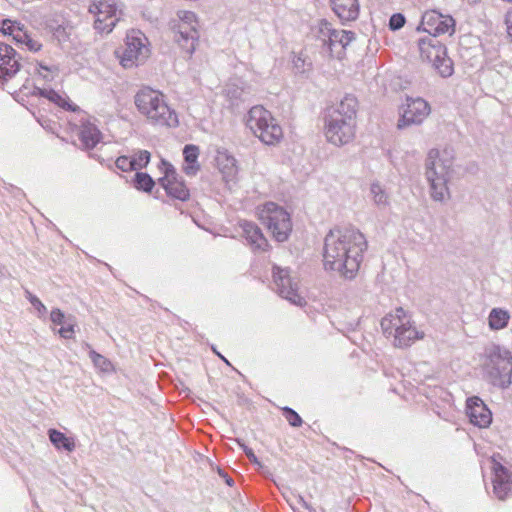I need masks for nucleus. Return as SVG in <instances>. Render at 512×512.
Masks as SVG:
<instances>
[{
  "instance_id": "obj_2",
  "label": "nucleus",
  "mask_w": 512,
  "mask_h": 512,
  "mask_svg": "<svg viewBox=\"0 0 512 512\" xmlns=\"http://www.w3.org/2000/svg\"><path fill=\"white\" fill-rule=\"evenodd\" d=\"M357 107L356 97L349 94L327 111L324 118V135L329 143L340 147L354 139Z\"/></svg>"
},
{
  "instance_id": "obj_36",
  "label": "nucleus",
  "mask_w": 512,
  "mask_h": 512,
  "mask_svg": "<svg viewBox=\"0 0 512 512\" xmlns=\"http://www.w3.org/2000/svg\"><path fill=\"white\" fill-rule=\"evenodd\" d=\"M282 411H283V415H284L285 419L288 421V423L292 427H300L302 425V423H303L302 418L292 408L284 407L282 409Z\"/></svg>"
},
{
  "instance_id": "obj_14",
  "label": "nucleus",
  "mask_w": 512,
  "mask_h": 512,
  "mask_svg": "<svg viewBox=\"0 0 512 512\" xmlns=\"http://www.w3.org/2000/svg\"><path fill=\"white\" fill-rule=\"evenodd\" d=\"M272 277L275 290L282 298L297 306H303L306 304V300L298 293V280L296 277L291 275L289 268H282L278 265H273Z\"/></svg>"
},
{
  "instance_id": "obj_11",
  "label": "nucleus",
  "mask_w": 512,
  "mask_h": 512,
  "mask_svg": "<svg viewBox=\"0 0 512 512\" xmlns=\"http://www.w3.org/2000/svg\"><path fill=\"white\" fill-rule=\"evenodd\" d=\"M178 23L174 26V39L179 47L191 56L199 41L197 18L191 11H180Z\"/></svg>"
},
{
  "instance_id": "obj_19",
  "label": "nucleus",
  "mask_w": 512,
  "mask_h": 512,
  "mask_svg": "<svg viewBox=\"0 0 512 512\" xmlns=\"http://www.w3.org/2000/svg\"><path fill=\"white\" fill-rule=\"evenodd\" d=\"M466 413L470 422L480 428L488 427L492 422V413L485 403L477 396L467 399Z\"/></svg>"
},
{
  "instance_id": "obj_23",
  "label": "nucleus",
  "mask_w": 512,
  "mask_h": 512,
  "mask_svg": "<svg viewBox=\"0 0 512 512\" xmlns=\"http://www.w3.org/2000/svg\"><path fill=\"white\" fill-rule=\"evenodd\" d=\"M215 161L219 171L222 173L224 180L232 182L238 174V166L235 157L226 149H218Z\"/></svg>"
},
{
  "instance_id": "obj_39",
  "label": "nucleus",
  "mask_w": 512,
  "mask_h": 512,
  "mask_svg": "<svg viewBox=\"0 0 512 512\" xmlns=\"http://www.w3.org/2000/svg\"><path fill=\"white\" fill-rule=\"evenodd\" d=\"M17 43L25 45L27 47V49L31 52H38L42 47V44L38 40L32 38L27 33L26 30H25V39L23 38V39L17 41Z\"/></svg>"
},
{
  "instance_id": "obj_40",
  "label": "nucleus",
  "mask_w": 512,
  "mask_h": 512,
  "mask_svg": "<svg viewBox=\"0 0 512 512\" xmlns=\"http://www.w3.org/2000/svg\"><path fill=\"white\" fill-rule=\"evenodd\" d=\"M115 165L119 170L123 172L135 171L132 162V157L120 156L116 159Z\"/></svg>"
},
{
  "instance_id": "obj_49",
  "label": "nucleus",
  "mask_w": 512,
  "mask_h": 512,
  "mask_svg": "<svg viewBox=\"0 0 512 512\" xmlns=\"http://www.w3.org/2000/svg\"><path fill=\"white\" fill-rule=\"evenodd\" d=\"M469 3H476L478 0H467Z\"/></svg>"
},
{
  "instance_id": "obj_6",
  "label": "nucleus",
  "mask_w": 512,
  "mask_h": 512,
  "mask_svg": "<svg viewBox=\"0 0 512 512\" xmlns=\"http://www.w3.org/2000/svg\"><path fill=\"white\" fill-rule=\"evenodd\" d=\"M380 325L385 337L392 339L393 346L397 348L410 347L416 340L425 336L423 331L416 328L411 315L402 307L383 317Z\"/></svg>"
},
{
  "instance_id": "obj_3",
  "label": "nucleus",
  "mask_w": 512,
  "mask_h": 512,
  "mask_svg": "<svg viewBox=\"0 0 512 512\" xmlns=\"http://www.w3.org/2000/svg\"><path fill=\"white\" fill-rule=\"evenodd\" d=\"M453 163L454 153L451 148L429 151L425 175L429 183L430 196L434 201L444 202L450 198L448 182L454 173Z\"/></svg>"
},
{
  "instance_id": "obj_13",
  "label": "nucleus",
  "mask_w": 512,
  "mask_h": 512,
  "mask_svg": "<svg viewBox=\"0 0 512 512\" xmlns=\"http://www.w3.org/2000/svg\"><path fill=\"white\" fill-rule=\"evenodd\" d=\"M149 48L147 38L138 30H132L126 35L125 48L119 56L120 63L124 68L138 66L148 58Z\"/></svg>"
},
{
  "instance_id": "obj_43",
  "label": "nucleus",
  "mask_w": 512,
  "mask_h": 512,
  "mask_svg": "<svg viewBox=\"0 0 512 512\" xmlns=\"http://www.w3.org/2000/svg\"><path fill=\"white\" fill-rule=\"evenodd\" d=\"M238 444L242 447L243 451L245 452L246 456L249 458L250 461L254 463H258V458L254 454L253 450L247 447L245 444L241 443L239 440H237Z\"/></svg>"
},
{
  "instance_id": "obj_12",
  "label": "nucleus",
  "mask_w": 512,
  "mask_h": 512,
  "mask_svg": "<svg viewBox=\"0 0 512 512\" xmlns=\"http://www.w3.org/2000/svg\"><path fill=\"white\" fill-rule=\"evenodd\" d=\"M94 28L100 33H110L122 16V9L115 0H94L89 6Z\"/></svg>"
},
{
  "instance_id": "obj_44",
  "label": "nucleus",
  "mask_w": 512,
  "mask_h": 512,
  "mask_svg": "<svg viewBox=\"0 0 512 512\" xmlns=\"http://www.w3.org/2000/svg\"><path fill=\"white\" fill-rule=\"evenodd\" d=\"M218 474H219L220 477H222L225 480V482L229 486H233V484H234L233 479L231 477H229L228 474L224 470L218 468Z\"/></svg>"
},
{
  "instance_id": "obj_25",
  "label": "nucleus",
  "mask_w": 512,
  "mask_h": 512,
  "mask_svg": "<svg viewBox=\"0 0 512 512\" xmlns=\"http://www.w3.org/2000/svg\"><path fill=\"white\" fill-rule=\"evenodd\" d=\"M184 164L183 171L188 176H194L200 170L198 163L199 148L196 145L188 144L183 149Z\"/></svg>"
},
{
  "instance_id": "obj_4",
  "label": "nucleus",
  "mask_w": 512,
  "mask_h": 512,
  "mask_svg": "<svg viewBox=\"0 0 512 512\" xmlns=\"http://www.w3.org/2000/svg\"><path fill=\"white\" fill-rule=\"evenodd\" d=\"M134 103L138 112L152 126L176 128L179 125L177 112L168 104L165 95L150 87L140 89Z\"/></svg>"
},
{
  "instance_id": "obj_46",
  "label": "nucleus",
  "mask_w": 512,
  "mask_h": 512,
  "mask_svg": "<svg viewBox=\"0 0 512 512\" xmlns=\"http://www.w3.org/2000/svg\"><path fill=\"white\" fill-rule=\"evenodd\" d=\"M304 60L301 58V57H297L295 60H294V66L295 68L298 70V71H301V72H304L305 69H304Z\"/></svg>"
},
{
  "instance_id": "obj_41",
  "label": "nucleus",
  "mask_w": 512,
  "mask_h": 512,
  "mask_svg": "<svg viewBox=\"0 0 512 512\" xmlns=\"http://www.w3.org/2000/svg\"><path fill=\"white\" fill-rule=\"evenodd\" d=\"M405 17L400 13H395L390 17L389 28L392 31L401 29L405 24Z\"/></svg>"
},
{
  "instance_id": "obj_16",
  "label": "nucleus",
  "mask_w": 512,
  "mask_h": 512,
  "mask_svg": "<svg viewBox=\"0 0 512 512\" xmlns=\"http://www.w3.org/2000/svg\"><path fill=\"white\" fill-rule=\"evenodd\" d=\"M430 112V105L423 98H407L406 108L398 121V127L421 124Z\"/></svg>"
},
{
  "instance_id": "obj_7",
  "label": "nucleus",
  "mask_w": 512,
  "mask_h": 512,
  "mask_svg": "<svg viewBox=\"0 0 512 512\" xmlns=\"http://www.w3.org/2000/svg\"><path fill=\"white\" fill-rule=\"evenodd\" d=\"M246 125L266 145H276L283 138V129L272 113L263 106H253L246 117Z\"/></svg>"
},
{
  "instance_id": "obj_34",
  "label": "nucleus",
  "mask_w": 512,
  "mask_h": 512,
  "mask_svg": "<svg viewBox=\"0 0 512 512\" xmlns=\"http://www.w3.org/2000/svg\"><path fill=\"white\" fill-rule=\"evenodd\" d=\"M131 157L134 170L138 172V170L145 168L149 164L151 154L147 150H137Z\"/></svg>"
},
{
  "instance_id": "obj_8",
  "label": "nucleus",
  "mask_w": 512,
  "mask_h": 512,
  "mask_svg": "<svg viewBox=\"0 0 512 512\" xmlns=\"http://www.w3.org/2000/svg\"><path fill=\"white\" fill-rule=\"evenodd\" d=\"M259 219L267 226L278 242L288 239L292 231L290 214L274 202H267L259 209Z\"/></svg>"
},
{
  "instance_id": "obj_30",
  "label": "nucleus",
  "mask_w": 512,
  "mask_h": 512,
  "mask_svg": "<svg viewBox=\"0 0 512 512\" xmlns=\"http://www.w3.org/2000/svg\"><path fill=\"white\" fill-rule=\"evenodd\" d=\"M34 73L37 75L38 79L49 83L58 77L59 69L56 65H44L41 62H37L34 67Z\"/></svg>"
},
{
  "instance_id": "obj_18",
  "label": "nucleus",
  "mask_w": 512,
  "mask_h": 512,
  "mask_svg": "<svg viewBox=\"0 0 512 512\" xmlns=\"http://www.w3.org/2000/svg\"><path fill=\"white\" fill-rule=\"evenodd\" d=\"M493 493L499 500H505L512 492V473L493 459Z\"/></svg>"
},
{
  "instance_id": "obj_22",
  "label": "nucleus",
  "mask_w": 512,
  "mask_h": 512,
  "mask_svg": "<svg viewBox=\"0 0 512 512\" xmlns=\"http://www.w3.org/2000/svg\"><path fill=\"white\" fill-rule=\"evenodd\" d=\"M330 5L343 24L355 21L359 16L360 4L358 0H330Z\"/></svg>"
},
{
  "instance_id": "obj_28",
  "label": "nucleus",
  "mask_w": 512,
  "mask_h": 512,
  "mask_svg": "<svg viewBox=\"0 0 512 512\" xmlns=\"http://www.w3.org/2000/svg\"><path fill=\"white\" fill-rule=\"evenodd\" d=\"M48 436L50 442L57 450L72 452L76 448L75 439L73 437L66 436L61 431L56 429H49Z\"/></svg>"
},
{
  "instance_id": "obj_26",
  "label": "nucleus",
  "mask_w": 512,
  "mask_h": 512,
  "mask_svg": "<svg viewBox=\"0 0 512 512\" xmlns=\"http://www.w3.org/2000/svg\"><path fill=\"white\" fill-rule=\"evenodd\" d=\"M33 95L44 97L48 99L50 102H53L57 106L64 108L66 110H78V107L76 105L70 103L64 96H62L53 89L40 88L35 86L33 90Z\"/></svg>"
},
{
  "instance_id": "obj_48",
  "label": "nucleus",
  "mask_w": 512,
  "mask_h": 512,
  "mask_svg": "<svg viewBox=\"0 0 512 512\" xmlns=\"http://www.w3.org/2000/svg\"><path fill=\"white\" fill-rule=\"evenodd\" d=\"M224 361L225 363L229 364L228 360H226L222 355L218 354Z\"/></svg>"
},
{
  "instance_id": "obj_47",
  "label": "nucleus",
  "mask_w": 512,
  "mask_h": 512,
  "mask_svg": "<svg viewBox=\"0 0 512 512\" xmlns=\"http://www.w3.org/2000/svg\"><path fill=\"white\" fill-rule=\"evenodd\" d=\"M507 31L512 29V12L508 13L506 18Z\"/></svg>"
},
{
  "instance_id": "obj_37",
  "label": "nucleus",
  "mask_w": 512,
  "mask_h": 512,
  "mask_svg": "<svg viewBox=\"0 0 512 512\" xmlns=\"http://www.w3.org/2000/svg\"><path fill=\"white\" fill-rule=\"evenodd\" d=\"M72 27L65 25H58L53 30V37L59 42L64 43L69 40Z\"/></svg>"
},
{
  "instance_id": "obj_32",
  "label": "nucleus",
  "mask_w": 512,
  "mask_h": 512,
  "mask_svg": "<svg viewBox=\"0 0 512 512\" xmlns=\"http://www.w3.org/2000/svg\"><path fill=\"white\" fill-rule=\"evenodd\" d=\"M370 193L373 201L378 206H386L388 204V194L378 182H374L370 186Z\"/></svg>"
},
{
  "instance_id": "obj_10",
  "label": "nucleus",
  "mask_w": 512,
  "mask_h": 512,
  "mask_svg": "<svg viewBox=\"0 0 512 512\" xmlns=\"http://www.w3.org/2000/svg\"><path fill=\"white\" fill-rule=\"evenodd\" d=\"M418 48L422 60L431 63L442 77L452 75V61L446 55V47L437 38L426 36L419 39Z\"/></svg>"
},
{
  "instance_id": "obj_21",
  "label": "nucleus",
  "mask_w": 512,
  "mask_h": 512,
  "mask_svg": "<svg viewBox=\"0 0 512 512\" xmlns=\"http://www.w3.org/2000/svg\"><path fill=\"white\" fill-rule=\"evenodd\" d=\"M159 181L170 196L181 201L189 198L188 188L182 180L178 179L177 173L171 165L166 168L165 176Z\"/></svg>"
},
{
  "instance_id": "obj_9",
  "label": "nucleus",
  "mask_w": 512,
  "mask_h": 512,
  "mask_svg": "<svg viewBox=\"0 0 512 512\" xmlns=\"http://www.w3.org/2000/svg\"><path fill=\"white\" fill-rule=\"evenodd\" d=\"M316 37L330 56L340 58L345 48L355 39V33L334 29L330 22L322 19L317 24Z\"/></svg>"
},
{
  "instance_id": "obj_42",
  "label": "nucleus",
  "mask_w": 512,
  "mask_h": 512,
  "mask_svg": "<svg viewBox=\"0 0 512 512\" xmlns=\"http://www.w3.org/2000/svg\"><path fill=\"white\" fill-rule=\"evenodd\" d=\"M50 320L56 325H64L67 322L68 317L58 308L52 309L50 313Z\"/></svg>"
},
{
  "instance_id": "obj_27",
  "label": "nucleus",
  "mask_w": 512,
  "mask_h": 512,
  "mask_svg": "<svg viewBox=\"0 0 512 512\" xmlns=\"http://www.w3.org/2000/svg\"><path fill=\"white\" fill-rule=\"evenodd\" d=\"M508 310L500 307L492 308L488 315V326L492 331H499L507 327L510 320Z\"/></svg>"
},
{
  "instance_id": "obj_1",
  "label": "nucleus",
  "mask_w": 512,
  "mask_h": 512,
  "mask_svg": "<svg viewBox=\"0 0 512 512\" xmlns=\"http://www.w3.org/2000/svg\"><path fill=\"white\" fill-rule=\"evenodd\" d=\"M366 249V238L358 229L334 228L329 231L324 240V269L338 273L344 279L352 280L359 271Z\"/></svg>"
},
{
  "instance_id": "obj_33",
  "label": "nucleus",
  "mask_w": 512,
  "mask_h": 512,
  "mask_svg": "<svg viewBox=\"0 0 512 512\" xmlns=\"http://www.w3.org/2000/svg\"><path fill=\"white\" fill-rule=\"evenodd\" d=\"M134 182L135 187L138 190H143L145 192H150L155 185L152 177L149 174L143 172H136Z\"/></svg>"
},
{
  "instance_id": "obj_29",
  "label": "nucleus",
  "mask_w": 512,
  "mask_h": 512,
  "mask_svg": "<svg viewBox=\"0 0 512 512\" xmlns=\"http://www.w3.org/2000/svg\"><path fill=\"white\" fill-rule=\"evenodd\" d=\"M0 32L9 35L17 43L21 39H25V30L23 25L10 19H5L0 24Z\"/></svg>"
},
{
  "instance_id": "obj_45",
  "label": "nucleus",
  "mask_w": 512,
  "mask_h": 512,
  "mask_svg": "<svg viewBox=\"0 0 512 512\" xmlns=\"http://www.w3.org/2000/svg\"><path fill=\"white\" fill-rule=\"evenodd\" d=\"M296 499H297V502L302 505L305 509L309 510V511H313L314 509L312 508V506L305 501V499L301 496V495H297L296 496Z\"/></svg>"
},
{
  "instance_id": "obj_31",
  "label": "nucleus",
  "mask_w": 512,
  "mask_h": 512,
  "mask_svg": "<svg viewBox=\"0 0 512 512\" xmlns=\"http://www.w3.org/2000/svg\"><path fill=\"white\" fill-rule=\"evenodd\" d=\"M84 346H85V348H87L89 350V357L96 368H98L102 372L112 371L113 366H112V363L110 362V360H108L103 355L94 351L91 348L90 344L85 343Z\"/></svg>"
},
{
  "instance_id": "obj_38",
  "label": "nucleus",
  "mask_w": 512,
  "mask_h": 512,
  "mask_svg": "<svg viewBox=\"0 0 512 512\" xmlns=\"http://www.w3.org/2000/svg\"><path fill=\"white\" fill-rule=\"evenodd\" d=\"M76 325L75 319L73 316H68V320L62 327L58 330L59 335L64 339H71L74 334V327Z\"/></svg>"
},
{
  "instance_id": "obj_15",
  "label": "nucleus",
  "mask_w": 512,
  "mask_h": 512,
  "mask_svg": "<svg viewBox=\"0 0 512 512\" xmlns=\"http://www.w3.org/2000/svg\"><path fill=\"white\" fill-rule=\"evenodd\" d=\"M421 27L429 34L428 36L435 38L443 34L452 35L455 31V20L450 15L431 10L423 14Z\"/></svg>"
},
{
  "instance_id": "obj_5",
  "label": "nucleus",
  "mask_w": 512,
  "mask_h": 512,
  "mask_svg": "<svg viewBox=\"0 0 512 512\" xmlns=\"http://www.w3.org/2000/svg\"><path fill=\"white\" fill-rule=\"evenodd\" d=\"M481 366L484 379L494 387L506 389L512 383V354L499 345L492 344L484 350Z\"/></svg>"
},
{
  "instance_id": "obj_35",
  "label": "nucleus",
  "mask_w": 512,
  "mask_h": 512,
  "mask_svg": "<svg viewBox=\"0 0 512 512\" xmlns=\"http://www.w3.org/2000/svg\"><path fill=\"white\" fill-rule=\"evenodd\" d=\"M25 297L37 311L38 317L43 318L46 316L47 308L37 296L33 295L30 291L26 290Z\"/></svg>"
},
{
  "instance_id": "obj_20",
  "label": "nucleus",
  "mask_w": 512,
  "mask_h": 512,
  "mask_svg": "<svg viewBox=\"0 0 512 512\" xmlns=\"http://www.w3.org/2000/svg\"><path fill=\"white\" fill-rule=\"evenodd\" d=\"M95 121L90 117L81 116L78 136L84 149H93L102 140L103 135Z\"/></svg>"
},
{
  "instance_id": "obj_17",
  "label": "nucleus",
  "mask_w": 512,
  "mask_h": 512,
  "mask_svg": "<svg viewBox=\"0 0 512 512\" xmlns=\"http://www.w3.org/2000/svg\"><path fill=\"white\" fill-rule=\"evenodd\" d=\"M19 69L16 51L10 45L0 42V86L14 77Z\"/></svg>"
},
{
  "instance_id": "obj_24",
  "label": "nucleus",
  "mask_w": 512,
  "mask_h": 512,
  "mask_svg": "<svg viewBox=\"0 0 512 512\" xmlns=\"http://www.w3.org/2000/svg\"><path fill=\"white\" fill-rule=\"evenodd\" d=\"M240 226L247 243L253 250H266L268 247V241L264 237L261 229L255 223L243 221Z\"/></svg>"
}]
</instances>
